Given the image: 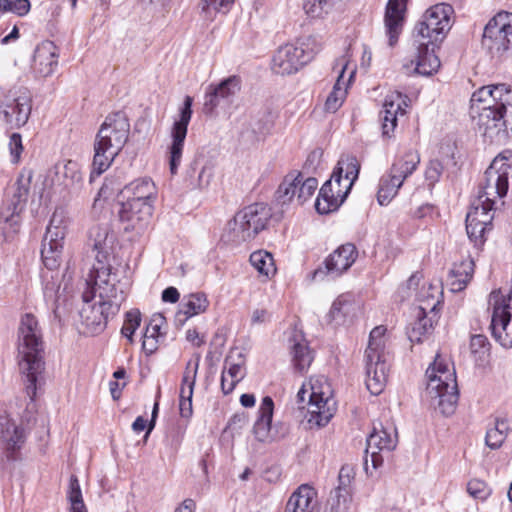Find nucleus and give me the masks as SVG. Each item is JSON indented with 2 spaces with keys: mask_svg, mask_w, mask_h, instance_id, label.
<instances>
[{
  "mask_svg": "<svg viewBox=\"0 0 512 512\" xmlns=\"http://www.w3.org/2000/svg\"><path fill=\"white\" fill-rule=\"evenodd\" d=\"M494 204L475 199L466 216V231L475 246H482L493 229Z\"/></svg>",
  "mask_w": 512,
  "mask_h": 512,
  "instance_id": "12",
  "label": "nucleus"
},
{
  "mask_svg": "<svg viewBox=\"0 0 512 512\" xmlns=\"http://www.w3.org/2000/svg\"><path fill=\"white\" fill-rule=\"evenodd\" d=\"M453 13V7L447 3H438L427 9L413 29L414 42L425 41L431 46L442 42L451 29Z\"/></svg>",
  "mask_w": 512,
  "mask_h": 512,
  "instance_id": "7",
  "label": "nucleus"
},
{
  "mask_svg": "<svg viewBox=\"0 0 512 512\" xmlns=\"http://www.w3.org/2000/svg\"><path fill=\"white\" fill-rule=\"evenodd\" d=\"M470 117L478 128H512V104L499 105L478 114H470Z\"/></svg>",
  "mask_w": 512,
  "mask_h": 512,
  "instance_id": "21",
  "label": "nucleus"
},
{
  "mask_svg": "<svg viewBox=\"0 0 512 512\" xmlns=\"http://www.w3.org/2000/svg\"><path fill=\"white\" fill-rule=\"evenodd\" d=\"M385 333L386 328L384 326H377L372 329L364 355L366 386L373 395H378L383 391L388 378Z\"/></svg>",
  "mask_w": 512,
  "mask_h": 512,
  "instance_id": "6",
  "label": "nucleus"
},
{
  "mask_svg": "<svg viewBox=\"0 0 512 512\" xmlns=\"http://www.w3.org/2000/svg\"><path fill=\"white\" fill-rule=\"evenodd\" d=\"M499 105H512V86L499 83L477 89L470 99L469 114H478Z\"/></svg>",
  "mask_w": 512,
  "mask_h": 512,
  "instance_id": "15",
  "label": "nucleus"
},
{
  "mask_svg": "<svg viewBox=\"0 0 512 512\" xmlns=\"http://www.w3.org/2000/svg\"><path fill=\"white\" fill-rule=\"evenodd\" d=\"M65 234L66 227L63 225L62 215L57 212L53 213L43 238L41 249L43 264L49 270L56 269L61 263Z\"/></svg>",
  "mask_w": 512,
  "mask_h": 512,
  "instance_id": "14",
  "label": "nucleus"
},
{
  "mask_svg": "<svg viewBox=\"0 0 512 512\" xmlns=\"http://www.w3.org/2000/svg\"><path fill=\"white\" fill-rule=\"evenodd\" d=\"M380 114L383 120L382 128H387L388 123L391 124L392 128H395L398 120L405 116L406 110L401 107L400 102H395L393 96H388L385 98L383 110Z\"/></svg>",
  "mask_w": 512,
  "mask_h": 512,
  "instance_id": "42",
  "label": "nucleus"
},
{
  "mask_svg": "<svg viewBox=\"0 0 512 512\" xmlns=\"http://www.w3.org/2000/svg\"><path fill=\"white\" fill-rule=\"evenodd\" d=\"M335 0H304L305 12L313 18L322 17L333 7Z\"/></svg>",
  "mask_w": 512,
  "mask_h": 512,
  "instance_id": "56",
  "label": "nucleus"
},
{
  "mask_svg": "<svg viewBox=\"0 0 512 512\" xmlns=\"http://www.w3.org/2000/svg\"><path fill=\"white\" fill-rule=\"evenodd\" d=\"M299 402L307 403V420L311 426L323 427L333 417L336 411V401L328 379L323 376H312L298 391Z\"/></svg>",
  "mask_w": 512,
  "mask_h": 512,
  "instance_id": "4",
  "label": "nucleus"
},
{
  "mask_svg": "<svg viewBox=\"0 0 512 512\" xmlns=\"http://www.w3.org/2000/svg\"><path fill=\"white\" fill-rule=\"evenodd\" d=\"M17 362L20 373L26 378L25 391L34 400L39 375L44 371V337L37 317L25 313L17 327Z\"/></svg>",
  "mask_w": 512,
  "mask_h": 512,
  "instance_id": "2",
  "label": "nucleus"
},
{
  "mask_svg": "<svg viewBox=\"0 0 512 512\" xmlns=\"http://www.w3.org/2000/svg\"><path fill=\"white\" fill-rule=\"evenodd\" d=\"M124 192L131 195L128 199L135 202L154 203L157 196V189L154 182L147 177L137 179L125 186Z\"/></svg>",
  "mask_w": 512,
  "mask_h": 512,
  "instance_id": "28",
  "label": "nucleus"
},
{
  "mask_svg": "<svg viewBox=\"0 0 512 512\" xmlns=\"http://www.w3.org/2000/svg\"><path fill=\"white\" fill-rule=\"evenodd\" d=\"M420 163V156L416 150L410 149L404 155L397 157L389 173L392 174L396 181L404 183L413 172L417 169Z\"/></svg>",
  "mask_w": 512,
  "mask_h": 512,
  "instance_id": "27",
  "label": "nucleus"
},
{
  "mask_svg": "<svg viewBox=\"0 0 512 512\" xmlns=\"http://www.w3.org/2000/svg\"><path fill=\"white\" fill-rule=\"evenodd\" d=\"M1 438L6 444L7 450L15 451L24 443V433L14 422L6 421L5 428L1 432Z\"/></svg>",
  "mask_w": 512,
  "mask_h": 512,
  "instance_id": "46",
  "label": "nucleus"
},
{
  "mask_svg": "<svg viewBox=\"0 0 512 512\" xmlns=\"http://www.w3.org/2000/svg\"><path fill=\"white\" fill-rule=\"evenodd\" d=\"M510 176H512V154L498 155L484 173L479 184L477 199L495 204L497 198H503L507 194Z\"/></svg>",
  "mask_w": 512,
  "mask_h": 512,
  "instance_id": "8",
  "label": "nucleus"
},
{
  "mask_svg": "<svg viewBox=\"0 0 512 512\" xmlns=\"http://www.w3.org/2000/svg\"><path fill=\"white\" fill-rule=\"evenodd\" d=\"M359 171L360 163L355 156H342L331 178L326 182L331 183V192L337 195L342 202H344L357 180Z\"/></svg>",
  "mask_w": 512,
  "mask_h": 512,
  "instance_id": "17",
  "label": "nucleus"
},
{
  "mask_svg": "<svg viewBox=\"0 0 512 512\" xmlns=\"http://www.w3.org/2000/svg\"><path fill=\"white\" fill-rule=\"evenodd\" d=\"M230 378L240 382L246 375V359L241 349H231L224 361V368Z\"/></svg>",
  "mask_w": 512,
  "mask_h": 512,
  "instance_id": "36",
  "label": "nucleus"
},
{
  "mask_svg": "<svg viewBox=\"0 0 512 512\" xmlns=\"http://www.w3.org/2000/svg\"><path fill=\"white\" fill-rule=\"evenodd\" d=\"M30 8L29 0H0V12H12L18 16H24Z\"/></svg>",
  "mask_w": 512,
  "mask_h": 512,
  "instance_id": "57",
  "label": "nucleus"
},
{
  "mask_svg": "<svg viewBox=\"0 0 512 512\" xmlns=\"http://www.w3.org/2000/svg\"><path fill=\"white\" fill-rule=\"evenodd\" d=\"M511 22L512 13L502 11L486 24L481 44L491 56L501 55L509 48L512 37Z\"/></svg>",
  "mask_w": 512,
  "mask_h": 512,
  "instance_id": "11",
  "label": "nucleus"
},
{
  "mask_svg": "<svg viewBox=\"0 0 512 512\" xmlns=\"http://www.w3.org/2000/svg\"><path fill=\"white\" fill-rule=\"evenodd\" d=\"M58 49L52 41L40 43L34 52L33 67L42 77L50 76L58 65Z\"/></svg>",
  "mask_w": 512,
  "mask_h": 512,
  "instance_id": "22",
  "label": "nucleus"
},
{
  "mask_svg": "<svg viewBox=\"0 0 512 512\" xmlns=\"http://www.w3.org/2000/svg\"><path fill=\"white\" fill-rule=\"evenodd\" d=\"M186 137L187 130H171L167 143L171 174H176L178 166L181 164Z\"/></svg>",
  "mask_w": 512,
  "mask_h": 512,
  "instance_id": "33",
  "label": "nucleus"
},
{
  "mask_svg": "<svg viewBox=\"0 0 512 512\" xmlns=\"http://www.w3.org/2000/svg\"><path fill=\"white\" fill-rule=\"evenodd\" d=\"M271 217L272 210L267 204H251L238 211L228 221L224 237L227 241L235 244L249 241L267 227Z\"/></svg>",
  "mask_w": 512,
  "mask_h": 512,
  "instance_id": "5",
  "label": "nucleus"
},
{
  "mask_svg": "<svg viewBox=\"0 0 512 512\" xmlns=\"http://www.w3.org/2000/svg\"><path fill=\"white\" fill-rule=\"evenodd\" d=\"M426 394L431 406L444 416L454 413L459 394L454 368L436 355L434 362L426 370Z\"/></svg>",
  "mask_w": 512,
  "mask_h": 512,
  "instance_id": "3",
  "label": "nucleus"
},
{
  "mask_svg": "<svg viewBox=\"0 0 512 512\" xmlns=\"http://www.w3.org/2000/svg\"><path fill=\"white\" fill-rule=\"evenodd\" d=\"M358 257L356 246L346 243L334 250L324 261V266L314 272L315 279H322L324 276L339 277L347 271Z\"/></svg>",
  "mask_w": 512,
  "mask_h": 512,
  "instance_id": "18",
  "label": "nucleus"
},
{
  "mask_svg": "<svg viewBox=\"0 0 512 512\" xmlns=\"http://www.w3.org/2000/svg\"><path fill=\"white\" fill-rule=\"evenodd\" d=\"M509 431L510 427L506 420L496 419L494 427L489 428L486 432V445L493 450L499 449L507 438Z\"/></svg>",
  "mask_w": 512,
  "mask_h": 512,
  "instance_id": "43",
  "label": "nucleus"
},
{
  "mask_svg": "<svg viewBox=\"0 0 512 512\" xmlns=\"http://www.w3.org/2000/svg\"><path fill=\"white\" fill-rule=\"evenodd\" d=\"M8 149L11 155V162L19 163L24 150L22 136L19 133H12L9 137Z\"/></svg>",
  "mask_w": 512,
  "mask_h": 512,
  "instance_id": "63",
  "label": "nucleus"
},
{
  "mask_svg": "<svg viewBox=\"0 0 512 512\" xmlns=\"http://www.w3.org/2000/svg\"><path fill=\"white\" fill-rule=\"evenodd\" d=\"M407 0H389L385 13L386 34L389 38V46L393 47L402 31L404 11Z\"/></svg>",
  "mask_w": 512,
  "mask_h": 512,
  "instance_id": "23",
  "label": "nucleus"
},
{
  "mask_svg": "<svg viewBox=\"0 0 512 512\" xmlns=\"http://www.w3.org/2000/svg\"><path fill=\"white\" fill-rule=\"evenodd\" d=\"M95 155L93 158L92 163V171H91V179H93L95 176H100L102 173H104L113 162L115 155H110L109 152H106L102 149V146H95Z\"/></svg>",
  "mask_w": 512,
  "mask_h": 512,
  "instance_id": "52",
  "label": "nucleus"
},
{
  "mask_svg": "<svg viewBox=\"0 0 512 512\" xmlns=\"http://www.w3.org/2000/svg\"><path fill=\"white\" fill-rule=\"evenodd\" d=\"M31 101V93L26 87H13L4 97L0 119L16 128L24 126L31 113Z\"/></svg>",
  "mask_w": 512,
  "mask_h": 512,
  "instance_id": "13",
  "label": "nucleus"
},
{
  "mask_svg": "<svg viewBox=\"0 0 512 512\" xmlns=\"http://www.w3.org/2000/svg\"><path fill=\"white\" fill-rule=\"evenodd\" d=\"M153 214V205L127 199L120 203L119 220L125 232L141 235L148 228Z\"/></svg>",
  "mask_w": 512,
  "mask_h": 512,
  "instance_id": "16",
  "label": "nucleus"
},
{
  "mask_svg": "<svg viewBox=\"0 0 512 512\" xmlns=\"http://www.w3.org/2000/svg\"><path fill=\"white\" fill-rule=\"evenodd\" d=\"M353 303L349 295L339 296L332 304L330 314L334 319L340 315L346 316L352 310Z\"/></svg>",
  "mask_w": 512,
  "mask_h": 512,
  "instance_id": "58",
  "label": "nucleus"
},
{
  "mask_svg": "<svg viewBox=\"0 0 512 512\" xmlns=\"http://www.w3.org/2000/svg\"><path fill=\"white\" fill-rule=\"evenodd\" d=\"M57 169V175L64 179L63 183L66 187L79 188L81 186L83 177L77 162L69 160L63 165L62 169L59 167Z\"/></svg>",
  "mask_w": 512,
  "mask_h": 512,
  "instance_id": "45",
  "label": "nucleus"
},
{
  "mask_svg": "<svg viewBox=\"0 0 512 512\" xmlns=\"http://www.w3.org/2000/svg\"><path fill=\"white\" fill-rule=\"evenodd\" d=\"M210 85L214 89L217 90V93L220 94V98L224 99V101L229 105L232 98L241 89V80L238 76H230V77L222 80L218 84H210Z\"/></svg>",
  "mask_w": 512,
  "mask_h": 512,
  "instance_id": "49",
  "label": "nucleus"
},
{
  "mask_svg": "<svg viewBox=\"0 0 512 512\" xmlns=\"http://www.w3.org/2000/svg\"><path fill=\"white\" fill-rule=\"evenodd\" d=\"M403 185L401 181H396L392 174L383 175L379 181L377 200L380 205H387L397 195L398 190Z\"/></svg>",
  "mask_w": 512,
  "mask_h": 512,
  "instance_id": "41",
  "label": "nucleus"
},
{
  "mask_svg": "<svg viewBox=\"0 0 512 512\" xmlns=\"http://www.w3.org/2000/svg\"><path fill=\"white\" fill-rule=\"evenodd\" d=\"M193 98L185 96L183 104L179 110V119L175 120L172 128H187L192 115Z\"/></svg>",
  "mask_w": 512,
  "mask_h": 512,
  "instance_id": "60",
  "label": "nucleus"
},
{
  "mask_svg": "<svg viewBox=\"0 0 512 512\" xmlns=\"http://www.w3.org/2000/svg\"><path fill=\"white\" fill-rule=\"evenodd\" d=\"M208 306L209 301L204 293H193L184 297L177 316L180 319V316L183 315V321H185L188 318L204 313Z\"/></svg>",
  "mask_w": 512,
  "mask_h": 512,
  "instance_id": "34",
  "label": "nucleus"
},
{
  "mask_svg": "<svg viewBox=\"0 0 512 512\" xmlns=\"http://www.w3.org/2000/svg\"><path fill=\"white\" fill-rule=\"evenodd\" d=\"M442 291L440 287L433 284L423 286L418 295L419 306L418 310L425 314L428 312H434L437 307L441 304Z\"/></svg>",
  "mask_w": 512,
  "mask_h": 512,
  "instance_id": "38",
  "label": "nucleus"
},
{
  "mask_svg": "<svg viewBox=\"0 0 512 512\" xmlns=\"http://www.w3.org/2000/svg\"><path fill=\"white\" fill-rule=\"evenodd\" d=\"M354 478L353 468L350 466H343L338 475V486L334 491V497L337 499V504L341 502L346 504L350 497V485Z\"/></svg>",
  "mask_w": 512,
  "mask_h": 512,
  "instance_id": "44",
  "label": "nucleus"
},
{
  "mask_svg": "<svg viewBox=\"0 0 512 512\" xmlns=\"http://www.w3.org/2000/svg\"><path fill=\"white\" fill-rule=\"evenodd\" d=\"M32 179V173L28 172L27 175L21 173L17 178L16 182L11 187L10 200L3 204L4 207H15L17 211H22L30 191V184Z\"/></svg>",
  "mask_w": 512,
  "mask_h": 512,
  "instance_id": "32",
  "label": "nucleus"
},
{
  "mask_svg": "<svg viewBox=\"0 0 512 512\" xmlns=\"http://www.w3.org/2000/svg\"><path fill=\"white\" fill-rule=\"evenodd\" d=\"M84 285L80 317L88 332L96 334L103 331L108 319L118 313L126 298V289L116 276L106 280L88 275Z\"/></svg>",
  "mask_w": 512,
  "mask_h": 512,
  "instance_id": "1",
  "label": "nucleus"
},
{
  "mask_svg": "<svg viewBox=\"0 0 512 512\" xmlns=\"http://www.w3.org/2000/svg\"><path fill=\"white\" fill-rule=\"evenodd\" d=\"M15 207L0 208V244L12 241L20 229V211Z\"/></svg>",
  "mask_w": 512,
  "mask_h": 512,
  "instance_id": "29",
  "label": "nucleus"
},
{
  "mask_svg": "<svg viewBox=\"0 0 512 512\" xmlns=\"http://www.w3.org/2000/svg\"><path fill=\"white\" fill-rule=\"evenodd\" d=\"M67 498L70 502V512H88L83 501L79 481L74 475L69 480Z\"/></svg>",
  "mask_w": 512,
  "mask_h": 512,
  "instance_id": "50",
  "label": "nucleus"
},
{
  "mask_svg": "<svg viewBox=\"0 0 512 512\" xmlns=\"http://www.w3.org/2000/svg\"><path fill=\"white\" fill-rule=\"evenodd\" d=\"M417 46V51L415 55V59L412 62H415V71L423 76H431L438 71L440 68V60L438 56L435 54L434 46L429 49L431 43H427L425 41L415 42Z\"/></svg>",
  "mask_w": 512,
  "mask_h": 512,
  "instance_id": "24",
  "label": "nucleus"
},
{
  "mask_svg": "<svg viewBox=\"0 0 512 512\" xmlns=\"http://www.w3.org/2000/svg\"><path fill=\"white\" fill-rule=\"evenodd\" d=\"M227 105L228 104L224 101V99L220 98V94L217 93V90L209 85L204 95L202 112L206 116H217L219 113L218 110L224 109Z\"/></svg>",
  "mask_w": 512,
  "mask_h": 512,
  "instance_id": "48",
  "label": "nucleus"
},
{
  "mask_svg": "<svg viewBox=\"0 0 512 512\" xmlns=\"http://www.w3.org/2000/svg\"><path fill=\"white\" fill-rule=\"evenodd\" d=\"M141 324V313L138 309H132L125 314L124 324L121 329V334L129 341L130 344L134 343L133 335Z\"/></svg>",
  "mask_w": 512,
  "mask_h": 512,
  "instance_id": "55",
  "label": "nucleus"
},
{
  "mask_svg": "<svg viewBox=\"0 0 512 512\" xmlns=\"http://www.w3.org/2000/svg\"><path fill=\"white\" fill-rule=\"evenodd\" d=\"M127 114L124 111H116L109 114L100 128H129Z\"/></svg>",
  "mask_w": 512,
  "mask_h": 512,
  "instance_id": "61",
  "label": "nucleus"
},
{
  "mask_svg": "<svg viewBox=\"0 0 512 512\" xmlns=\"http://www.w3.org/2000/svg\"><path fill=\"white\" fill-rule=\"evenodd\" d=\"M198 366H199L198 361L195 363H192L191 361H189L187 363L184 374H183L180 391L188 390V391H190V393H193L196 376H197V371H198Z\"/></svg>",
  "mask_w": 512,
  "mask_h": 512,
  "instance_id": "59",
  "label": "nucleus"
},
{
  "mask_svg": "<svg viewBox=\"0 0 512 512\" xmlns=\"http://www.w3.org/2000/svg\"><path fill=\"white\" fill-rule=\"evenodd\" d=\"M251 265L265 278H270L276 273L274 258L265 250L254 251L249 258Z\"/></svg>",
  "mask_w": 512,
  "mask_h": 512,
  "instance_id": "40",
  "label": "nucleus"
},
{
  "mask_svg": "<svg viewBox=\"0 0 512 512\" xmlns=\"http://www.w3.org/2000/svg\"><path fill=\"white\" fill-rule=\"evenodd\" d=\"M235 0H202L201 8L204 12H222L227 13Z\"/></svg>",
  "mask_w": 512,
  "mask_h": 512,
  "instance_id": "64",
  "label": "nucleus"
},
{
  "mask_svg": "<svg viewBox=\"0 0 512 512\" xmlns=\"http://www.w3.org/2000/svg\"><path fill=\"white\" fill-rule=\"evenodd\" d=\"M344 70H345V66L342 68L341 73L338 76V79H337L336 83L334 84L332 91L329 93V95L326 99L325 109L327 111H330V112L337 111L341 107V105L345 99L346 89H344L342 87V83H341V79L343 77Z\"/></svg>",
  "mask_w": 512,
  "mask_h": 512,
  "instance_id": "51",
  "label": "nucleus"
},
{
  "mask_svg": "<svg viewBox=\"0 0 512 512\" xmlns=\"http://www.w3.org/2000/svg\"><path fill=\"white\" fill-rule=\"evenodd\" d=\"M470 352L476 362H484L490 353V343L482 334L472 335L470 338Z\"/></svg>",
  "mask_w": 512,
  "mask_h": 512,
  "instance_id": "53",
  "label": "nucleus"
},
{
  "mask_svg": "<svg viewBox=\"0 0 512 512\" xmlns=\"http://www.w3.org/2000/svg\"><path fill=\"white\" fill-rule=\"evenodd\" d=\"M397 445L396 428L392 425L384 427L381 423L374 426L373 431L367 438L366 453L371 455L374 467L382 461L380 453L383 451L390 452Z\"/></svg>",
  "mask_w": 512,
  "mask_h": 512,
  "instance_id": "20",
  "label": "nucleus"
},
{
  "mask_svg": "<svg viewBox=\"0 0 512 512\" xmlns=\"http://www.w3.org/2000/svg\"><path fill=\"white\" fill-rule=\"evenodd\" d=\"M300 172L291 171L283 178L276 191V200L281 205L290 204L296 197V188L300 183Z\"/></svg>",
  "mask_w": 512,
  "mask_h": 512,
  "instance_id": "37",
  "label": "nucleus"
},
{
  "mask_svg": "<svg viewBox=\"0 0 512 512\" xmlns=\"http://www.w3.org/2000/svg\"><path fill=\"white\" fill-rule=\"evenodd\" d=\"M316 492L309 485H301L289 498L285 512H314Z\"/></svg>",
  "mask_w": 512,
  "mask_h": 512,
  "instance_id": "26",
  "label": "nucleus"
},
{
  "mask_svg": "<svg viewBox=\"0 0 512 512\" xmlns=\"http://www.w3.org/2000/svg\"><path fill=\"white\" fill-rule=\"evenodd\" d=\"M433 329L432 320L418 310L417 320L408 331V338L412 343H420Z\"/></svg>",
  "mask_w": 512,
  "mask_h": 512,
  "instance_id": "47",
  "label": "nucleus"
},
{
  "mask_svg": "<svg viewBox=\"0 0 512 512\" xmlns=\"http://www.w3.org/2000/svg\"><path fill=\"white\" fill-rule=\"evenodd\" d=\"M343 202L331 192V183H324L315 202V208L320 214H328L339 208Z\"/></svg>",
  "mask_w": 512,
  "mask_h": 512,
  "instance_id": "39",
  "label": "nucleus"
},
{
  "mask_svg": "<svg viewBox=\"0 0 512 512\" xmlns=\"http://www.w3.org/2000/svg\"><path fill=\"white\" fill-rule=\"evenodd\" d=\"M128 132L129 130H99L95 146H102L111 156H117L128 140Z\"/></svg>",
  "mask_w": 512,
  "mask_h": 512,
  "instance_id": "30",
  "label": "nucleus"
},
{
  "mask_svg": "<svg viewBox=\"0 0 512 512\" xmlns=\"http://www.w3.org/2000/svg\"><path fill=\"white\" fill-rule=\"evenodd\" d=\"M291 354L293 366L299 372L306 371L314 359L313 351L308 346L307 341L303 338L297 339L295 337L293 339Z\"/></svg>",
  "mask_w": 512,
  "mask_h": 512,
  "instance_id": "35",
  "label": "nucleus"
},
{
  "mask_svg": "<svg viewBox=\"0 0 512 512\" xmlns=\"http://www.w3.org/2000/svg\"><path fill=\"white\" fill-rule=\"evenodd\" d=\"M467 492L475 499L485 500L490 495L487 484L479 479H472L467 484Z\"/></svg>",
  "mask_w": 512,
  "mask_h": 512,
  "instance_id": "62",
  "label": "nucleus"
},
{
  "mask_svg": "<svg viewBox=\"0 0 512 512\" xmlns=\"http://www.w3.org/2000/svg\"><path fill=\"white\" fill-rule=\"evenodd\" d=\"M474 273V262L467 258L454 264L448 275V283L453 292L463 290L471 280Z\"/></svg>",
  "mask_w": 512,
  "mask_h": 512,
  "instance_id": "31",
  "label": "nucleus"
},
{
  "mask_svg": "<svg viewBox=\"0 0 512 512\" xmlns=\"http://www.w3.org/2000/svg\"><path fill=\"white\" fill-rule=\"evenodd\" d=\"M492 307L491 330L495 340L505 348H512V290L504 294L501 289L489 295Z\"/></svg>",
  "mask_w": 512,
  "mask_h": 512,
  "instance_id": "9",
  "label": "nucleus"
},
{
  "mask_svg": "<svg viewBox=\"0 0 512 512\" xmlns=\"http://www.w3.org/2000/svg\"><path fill=\"white\" fill-rule=\"evenodd\" d=\"M311 60V54L301 46L286 44L275 52L272 59V70L279 75H290L297 72Z\"/></svg>",
  "mask_w": 512,
  "mask_h": 512,
  "instance_id": "19",
  "label": "nucleus"
},
{
  "mask_svg": "<svg viewBox=\"0 0 512 512\" xmlns=\"http://www.w3.org/2000/svg\"><path fill=\"white\" fill-rule=\"evenodd\" d=\"M273 411L274 403L272 398L269 396L264 397L258 409V417L253 428L254 435L260 442H270L272 440L271 423Z\"/></svg>",
  "mask_w": 512,
  "mask_h": 512,
  "instance_id": "25",
  "label": "nucleus"
},
{
  "mask_svg": "<svg viewBox=\"0 0 512 512\" xmlns=\"http://www.w3.org/2000/svg\"><path fill=\"white\" fill-rule=\"evenodd\" d=\"M300 183L296 188V197L297 203L299 205L303 204L305 201L311 198L318 187V181L314 177L304 178L303 174L300 172Z\"/></svg>",
  "mask_w": 512,
  "mask_h": 512,
  "instance_id": "54",
  "label": "nucleus"
},
{
  "mask_svg": "<svg viewBox=\"0 0 512 512\" xmlns=\"http://www.w3.org/2000/svg\"><path fill=\"white\" fill-rule=\"evenodd\" d=\"M113 243L114 235L107 223H95L89 228L87 245L95 253V263L88 275L106 280L108 277L116 276L111 273V266L108 263Z\"/></svg>",
  "mask_w": 512,
  "mask_h": 512,
  "instance_id": "10",
  "label": "nucleus"
}]
</instances>
